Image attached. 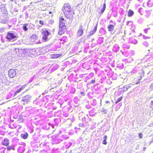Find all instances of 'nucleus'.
<instances>
[{"mask_svg": "<svg viewBox=\"0 0 153 153\" xmlns=\"http://www.w3.org/2000/svg\"><path fill=\"white\" fill-rule=\"evenodd\" d=\"M62 10L67 18L71 19L73 18L74 12L69 3L65 4Z\"/></svg>", "mask_w": 153, "mask_h": 153, "instance_id": "f257e3e1", "label": "nucleus"}, {"mask_svg": "<svg viewBox=\"0 0 153 153\" xmlns=\"http://www.w3.org/2000/svg\"><path fill=\"white\" fill-rule=\"evenodd\" d=\"M39 23L41 25H42L44 24V22L43 21L41 20L39 21Z\"/></svg>", "mask_w": 153, "mask_h": 153, "instance_id": "4be33fe9", "label": "nucleus"}, {"mask_svg": "<svg viewBox=\"0 0 153 153\" xmlns=\"http://www.w3.org/2000/svg\"><path fill=\"white\" fill-rule=\"evenodd\" d=\"M95 82V80H93L91 81V83H94Z\"/></svg>", "mask_w": 153, "mask_h": 153, "instance_id": "a878e982", "label": "nucleus"}, {"mask_svg": "<svg viewBox=\"0 0 153 153\" xmlns=\"http://www.w3.org/2000/svg\"><path fill=\"white\" fill-rule=\"evenodd\" d=\"M81 94L83 96H84L85 95V94L84 92H83V91H82V92H81Z\"/></svg>", "mask_w": 153, "mask_h": 153, "instance_id": "bb28decb", "label": "nucleus"}, {"mask_svg": "<svg viewBox=\"0 0 153 153\" xmlns=\"http://www.w3.org/2000/svg\"><path fill=\"white\" fill-rule=\"evenodd\" d=\"M27 24H25L24 25V26L23 27V28L25 31H26L27 30V27L26 26Z\"/></svg>", "mask_w": 153, "mask_h": 153, "instance_id": "412c9836", "label": "nucleus"}, {"mask_svg": "<svg viewBox=\"0 0 153 153\" xmlns=\"http://www.w3.org/2000/svg\"><path fill=\"white\" fill-rule=\"evenodd\" d=\"M7 149L8 150H14V146L13 145H11V146H8L7 147Z\"/></svg>", "mask_w": 153, "mask_h": 153, "instance_id": "f3484780", "label": "nucleus"}, {"mask_svg": "<svg viewBox=\"0 0 153 153\" xmlns=\"http://www.w3.org/2000/svg\"><path fill=\"white\" fill-rule=\"evenodd\" d=\"M152 153H153V152Z\"/></svg>", "mask_w": 153, "mask_h": 153, "instance_id": "2f4dec72", "label": "nucleus"}, {"mask_svg": "<svg viewBox=\"0 0 153 153\" xmlns=\"http://www.w3.org/2000/svg\"><path fill=\"white\" fill-rule=\"evenodd\" d=\"M105 103L106 104L110 103V102L108 101H105Z\"/></svg>", "mask_w": 153, "mask_h": 153, "instance_id": "cd10ccee", "label": "nucleus"}, {"mask_svg": "<svg viewBox=\"0 0 153 153\" xmlns=\"http://www.w3.org/2000/svg\"><path fill=\"white\" fill-rule=\"evenodd\" d=\"M9 140L6 138L4 139L2 142V145L5 146H8L9 144Z\"/></svg>", "mask_w": 153, "mask_h": 153, "instance_id": "9b49d317", "label": "nucleus"}, {"mask_svg": "<svg viewBox=\"0 0 153 153\" xmlns=\"http://www.w3.org/2000/svg\"><path fill=\"white\" fill-rule=\"evenodd\" d=\"M108 28L109 31L112 32L114 29V26L113 25H110L108 26Z\"/></svg>", "mask_w": 153, "mask_h": 153, "instance_id": "ddd939ff", "label": "nucleus"}, {"mask_svg": "<svg viewBox=\"0 0 153 153\" xmlns=\"http://www.w3.org/2000/svg\"><path fill=\"white\" fill-rule=\"evenodd\" d=\"M27 84H25L22 85L21 87L19 89H18L15 92L14 95H16L17 94L20 92L22 90H23L27 85Z\"/></svg>", "mask_w": 153, "mask_h": 153, "instance_id": "6e6552de", "label": "nucleus"}, {"mask_svg": "<svg viewBox=\"0 0 153 153\" xmlns=\"http://www.w3.org/2000/svg\"><path fill=\"white\" fill-rule=\"evenodd\" d=\"M106 8V4L105 3H104L103 4V8L101 10V12L100 13V14H102L105 10Z\"/></svg>", "mask_w": 153, "mask_h": 153, "instance_id": "6ab92c4d", "label": "nucleus"}, {"mask_svg": "<svg viewBox=\"0 0 153 153\" xmlns=\"http://www.w3.org/2000/svg\"><path fill=\"white\" fill-rule=\"evenodd\" d=\"M30 96L28 95H26L23 97L22 100L26 103H27L30 100Z\"/></svg>", "mask_w": 153, "mask_h": 153, "instance_id": "9d476101", "label": "nucleus"}, {"mask_svg": "<svg viewBox=\"0 0 153 153\" xmlns=\"http://www.w3.org/2000/svg\"><path fill=\"white\" fill-rule=\"evenodd\" d=\"M82 28V25H80L77 32V35L78 36H80L83 34V31Z\"/></svg>", "mask_w": 153, "mask_h": 153, "instance_id": "1a4fd4ad", "label": "nucleus"}, {"mask_svg": "<svg viewBox=\"0 0 153 153\" xmlns=\"http://www.w3.org/2000/svg\"><path fill=\"white\" fill-rule=\"evenodd\" d=\"M128 88V87L126 86H125L123 87V88H121V89H122V91L123 92L126 91H127Z\"/></svg>", "mask_w": 153, "mask_h": 153, "instance_id": "dca6fc26", "label": "nucleus"}, {"mask_svg": "<svg viewBox=\"0 0 153 153\" xmlns=\"http://www.w3.org/2000/svg\"><path fill=\"white\" fill-rule=\"evenodd\" d=\"M66 29V26L65 27L60 26L59 25V30L58 31V34L59 35H62L64 34L65 32V29Z\"/></svg>", "mask_w": 153, "mask_h": 153, "instance_id": "0eeeda50", "label": "nucleus"}, {"mask_svg": "<svg viewBox=\"0 0 153 153\" xmlns=\"http://www.w3.org/2000/svg\"><path fill=\"white\" fill-rule=\"evenodd\" d=\"M8 74L10 77L13 78L16 75V71L14 69H10L8 71Z\"/></svg>", "mask_w": 153, "mask_h": 153, "instance_id": "423d86ee", "label": "nucleus"}, {"mask_svg": "<svg viewBox=\"0 0 153 153\" xmlns=\"http://www.w3.org/2000/svg\"><path fill=\"white\" fill-rule=\"evenodd\" d=\"M107 138V136L106 135H105L104 137L103 138H104V140H106Z\"/></svg>", "mask_w": 153, "mask_h": 153, "instance_id": "393cba45", "label": "nucleus"}, {"mask_svg": "<svg viewBox=\"0 0 153 153\" xmlns=\"http://www.w3.org/2000/svg\"><path fill=\"white\" fill-rule=\"evenodd\" d=\"M68 22L66 19H65L62 16H60L59 18V25L60 26H65L66 24Z\"/></svg>", "mask_w": 153, "mask_h": 153, "instance_id": "39448f33", "label": "nucleus"}, {"mask_svg": "<svg viewBox=\"0 0 153 153\" xmlns=\"http://www.w3.org/2000/svg\"><path fill=\"white\" fill-rule=\"evenodd\" d=\"M97 24L96 25V26L94 27V28L93 29L92 31L91 32H92L91 34H94L96 31L97 30Z\"/></svg>", "mask_w": 153, "mask_h": 153, "instance_id": "a211bd4d", "label": "nucleus"}, {"mask_svg": "<svg viewBox=\"0 0 153 153\" xmlns=\"http://www.w3.org/2000/svg\"><path fill=\"white\" fill-rule=\"evenodd\" d=\"M152 137H153V136H152Z\"/></svg>", "mask_w": 153, "mask_h": 153, "instance_id": "473e14b6", "label": "nucleus"}, {"mask_svg": "<svg viewBox=\"0 0 153 153\" xmlns=\"http://www.w3.org/2000/svg\"><path fill=\"white\" fill-rule=\"evenodd\" d=\"M134 12L131 10H129L128 12V17H131L134 14Z\"/></svg>", "mask_w": 153, "mask_h": 153, "instance_id": "4468645a", "label": "nucleus"}, {"mask_svg": "<svg viewBox=\"0 0 153 153\" xmlns=\"http://www.w3.org/2000/svg\"><path fill=\"white\" fill-rule=\"evenodd\" d=\"M151 102H152V103H153V101H152Z\"/></svg>", "mask_w": 153, "mask_h": 153, "instance_id": "7c9ffc66", "label": "nucleus"}, {"mask_svg": "<svg viewBox=\"0 0 153 153\" xmlns=\"http://www.w3.org/2000/svg\"><path fill=\"white\" fill-rule=\"evenodd\" d=\"M102 143L103 144L106 145L107 144V142L106 140H103L102 141Z\"/></svg>", "mask_w": 153, "mask_h": 153, "instance_id": "b1692460", "label": "nucleus"}, {"mask_svg": "<svg viewBox=\"0 0 153 153\" xmlns=\"http://www.w3.org/2000/svg\"><path fill=\"white\" fill-rule=\"evenodd\" d=\"M122 99L123 97L122 96L120 97L119 98H118L115 102V104H117V103L120 101L122 100Z\"/></svg>", "mask_w": 153, "mask_h": 153, "instance_id": "aec40b11", "label": "nucleus"}, {"mask_svg": "<svg viewBox=\"0 0 153 153\" xmlns=\"http://www.w3.org/2000/svg\"><path fill=\"white\" fill-rule=\"evenodd\" d=\"M138 136L140 138H141L143 137V135L142 133H139L138 134Z\"/></svg>", "mask_w": 153, "mask_h": 153, "instance_id": "5701e85b", "label": "nucleus"}, {"mask_svg": "<svg viewBox=\"0 0 153 153\" xmlns=\"http://www.w3.org/2000/svg\"><path fill=\"white\" fill-rule=\"evenodd\" d=\"M42 31L41 33L42 35V41L43 42H45L48 40V37L51 33L46 29H42Z\"/></svg>", "mask_w": 153, "mask_h": 153, "instance_id": "f03ea898", "label": "nucleus"}, {"mask_svg": "<svg viewBox=\"0 0 153 153\" xmlns=\"http://www.w3.org/2000/svg\"><path fill=\"white\" fill-rule=\"evenodd\" d=\"M18 37L17 35L12 31H9L7 32L5 38L8 41H10L11 40L16 39Z\"/></svg>", "mask_w": 153, "mask_h": 153, "instance_id": "7ed1b4c3", "label": "nucleus"}, {"mask_svg": "<svg viewBox=\"0 0 153 153\" xmlns=\"http://www.w3.org/2000/svg\"><path fill=\"white\" fill-rule=\"evenodd\" d=\"M28 136V134L27 133L25 134H22L21 135V137L24 139H26L27 138Z\"/></svg>", "mask_w": 153, "mask_h": 153, "instance_id": "2eb2a0df", "label": "nucleus"}, {"mask_svg": "<svg viewBox=\"0 0 153 153\" xmlns=\"http://www.w3.org/2000/svg\"><path fill=\"white\" fill-rule=\"evenodd\" d=\"M62 55L61 54H53L51 55V58L52 59L57 58Z\"/></svg>", "mask_w": 153, "mask_h": 153, "instance_id": "f8f14e48", "label": "nucleus"}, {"mask_svg": "<svg viewBox=\"0 0 153 153\" xmlns=\"http://www.w3.org/2000/svg\"><path fill=\"white\" fill-rule=\"evenodd\" d=\"M49 13L50 14H51V13H52V12H51V11H50V12H49Z\"/></svg>", "mask_w": 153, "mask_h": 153, "instance_id": "c756f323", "label": "nucleus"}, {"mask_svg": "<svg viewBox=\"0 0 153 153\" xmlns=\"http://www.w3.org/2000/svg\"><path fill=\"white\" fill-rule=\"evenodd\" d=\"M29 40L30 42L38 43L39 42V37L37 35L35 34L32 35L29 38Z\"/></svg>", "mask_w": 153, "mask_h": 153, "instance_id": "20e7f679", "label": "nucleus"}, {"mask_svg": "<svg viewBox=\"0 0 153 153\" xmlns=\"http://www.w3.org/2000/svg\"><path fill=\"white\" fill-rule=\"evenodd\" d=\"M139 83H140V82H139V81H137V82H136V84H138Z\"/></svg>", "mask_w": 153, "mask_h": 153, "instance_id": "c85d7f7f", "label": "nucleus"}]
</instances>
